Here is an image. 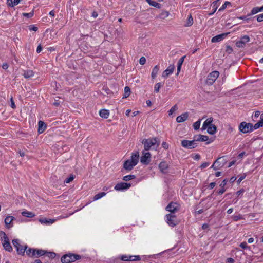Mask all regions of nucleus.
Returning <instances> with one entry per match:
<instances>
[{"instance_id":"obj_1","label":"nucleus","mask_w":263,"mask_h":263,"mask_svg":"<svg viewBox=\"0 0 263 263\" xmlns=\"http://www.w3.org/2000/svg\"><path fill=\"white\" fill-rule=\"evenodd\" d=\"M142 143L144 145L145 151H148L149 149L156 150L160 145V141L156 137L144 139L142 141Z\"/></svg>"},{"instance_id":"obj_2","label":"nucleus","mask_w":263,"mask_h":263,"mask_svg":"<svg viewBox=\"0 0 263 263\" xmlns=\"http://www.w3.org/2000/svg\"><path fill=\"white\" fill-rule=\"evenodd\" d=\"M81 258V256L79 255L69 253L63 255L61 261L62 263H71Z\"/></svg>"},{"instance_id":"obj_3","label":"nucleus","mask_w":263,"mask_h":263,"mask_svg":"<svg viewBox=\"0 0 263 263\" xmlns=\"http://www.w3.org/2000/svg\"><path fill=\"white\" fill-rule=\"evenodd\" d=\"M239 129L241 133L246 134L251 132L255 129L252 123L242 122L239 124Z\"/></svg>"},{"instance_id":"obj_4","label":"nucleus","mask_w":263,"mask_h":263,"mask_svg":"<svg viewBox=\"0 0 263 263\" xmlns=\"http://www.w3.org/2000/svg\"><path fill=\"white\" fill-rule=\"evenodd\" d=\"M165 222L170 227H174L178 224L176 216L174 214H168L165 216Z\"/></svg>"},{"instance_id":"obj_5","label":"nucleus","mask_w":263,"mask_h":263,"mask_svg":"<svg viewBox=\"0 0 263 263\" xmlns=\"http://www.w3.org/2000/svg\"><path fill=\"white\" fill-rule=\"evenodd\" d=\"M12 243L14 247L16 249L17 252L20 255H23L27 249V246L24 247L22 246L20 243V240L17 239H14L12 240Z\"/></svg>"},{"instance_id":"obj_6","label":"nucleus","mask_w":263,"mask_h":263,"mask_svg":"<svg viewBox=\"0 0 263 263\" xmlns=\"http://www.w3.org/2000/svg\"><path fill=\"white\" fill-rule=\"evenodd\" d=\"M219 75L218 71H214L211 72L208 76L206 83L209 85H212Z\"/></svg>"},{"instance_id":"obj_7","label":"nucleus","mask_w":263,"mask_h":263,"mask_svg":"<svg viewBox=\"0 0 263 263\" xmlns=\"http://www.w3.org/2000/svg\"><path fill=\"white\" fill-rule=\"evenodd\" d=\"M181 144L182 147L189 149L194 148L197 146V144L194 139L191 141L183 140L181 141Z\"/></svg>"},{"instance_id":"obj_8","label":"nucleus","mask_w":263,"mask_h":263,"mask_svg":"<svg viewBox=\"0 0 263 263\" xmlns=\"http://www.w3.org/2000/svg\"><path fill=\"white\" fill-rule=\"evenodd\" d=\"M180 209L179 205L176 202H172L170 203L165 208L166 211L174 214L176 211H178Z\"/></svg>"},{"instance_id":"obj_9","label":"nucleus","mask_w":263,"mask_h":263,"mask_svg":"<svg viewBox=\"0 0 263 263\" xmlns=\"http://www.w3.org/2000/svg\"><path fill=\"white\" fill-rule=\"evenodd\" d=\"M250 41V37L249 36L245 35L242 36L240 40H237L236 42V45L238 48H243L246 44Z\"/></svg>"},{"instance_id":"obj_10","label":"nucleus","mask_w":263,"mask_h":263,"mask_svg":"<svg viewBox=\"0 0 263 263\" xmlns=\"http://www.w3.org/2000/svg\"><path fill=\"white\" fill-rule=\"evenodd\" d=\"M120 259L122 261H137L141 259L139 255H122L120 257Z\"/></svg>"},{"instance_id":"obj_11","label":"nucleus","mask_w":263,"mask_h":263,"mask_svg":"<svg viewBox=\"0 0 263 263\" xmlns=\"http://www.w3.org/2000/svg\"><path fill=\"white\" fill-rule=\"evenodd\" d=\"M143 155L141 157L140 162L143 164H148L150 161L151 154L149 152H142Z\"/></svg>"},{"instance_id":"obj_12","label":"nucleus","mask_w":263,"mask_h":263,"mask_svg":"<svg viewBox=\"0 0 263 263\" xmlns=\"http://www.w3.org/2000/svg\"><path fill=\"white\" fill-rule=\"evenodd\" d=\"M131 186L130 183L125 182H121L116 184L115 186V190L116 191H123L129 189Z\"/></svg>"},{"instance_id":"obj_13","label":"nucleus","mask_w":263,"mask_h":263,"mask_svg":"<svg viewBox=\"0 0 263 263\" xmlns=\"http://www.w3.org/2000/svg\"><path fill=\"white\" fill-rule=\"evenodd\" d=\"M46 251L34 249L32 252V257H39L46 254Z\"/></svg>"},{"instance_id":"obj_14","label":"nucleus","mask_w":263,"mask_h":263,"mask_svg":"<svg viewBox=\"0 0 263 263\" xmlns=\"http://www.w3.org/2000/svg\"><path fill=\"white\" fill-rule=\"evenodd\" d=\"M174 65H170L167 68L164 70L162 73V77L167 78L170 74H172L174 71Z\"/></svg>"},{"instance_id":"obj_15","label":"nucleus","mask_w":263,"mask_h":263,"mask_svg":"<svg viewBox=\"0 0 263 263\" xmlns=\"http://www.w3.org/2000/svg\"><path fill=\"white\" fill-rule=\"evenodd\" d=\"M15 219L13 216H8L5 219V223L7 228H10L13 226L12 221Z\"/></svg>"},{"instance_id":"obj_16","label":"nucleus","mask_w":263,"mask_h":263,"mask_svg":"<svg viewBox=\"0 0 263 263\" xmlns=\"http://www.w3.org/2000/svg\"><path fill=\"white\" fill-rule=\"evenodd\" d=\"M46 124L42 121H39L38 122V132L40 134L43 133L46 129Z\"/></svg>"},{"instance_id":"obj_17","label":"nucleus","mask_w":263,"mask_h":263,"mask_svg":"<svg viewBox=\"0 0 263 263\" xmlns=\"http://www.w3.org/2000/svg\"><path fill=\"white\" fill-rule=\"evenodd\" d=\"M189 117V113L185 112L176 118V121L178 123H181L185 121Z\"/></svg>"},{"instance_id":"obj_18","label":"nucleus","mask_w":263,"mask_h":263,"mask_svg":"<svg viewBox=\"0 0 263 263\" xmlns=\"http://www.w3.org/2000/svg\"><path fill=\"white\" fill-rule=\"evenodd\" d=\"M227 34H219L213 37L211 41L212 43H216V42H220V41H222V40H223V39L226 36V35Z\"/></svg>"},{"instance_id":"obj_19","label":"nucleus","mask_w":263,"mask_h":263,"mask_svg":"<svg viewBox=\"0 0 263 263\" xmlns=\"http://www.w3.org/2000/svg\"><path fill=\"white\" fill-rule=\"evenodd\" d=\"M139 158V153L136 152L132 155L131 158L129 160L131 161L132 163H133L134 164L136 165L138 162Z\"/></svg>"},{"instance_id":"obj_20","label":"nucleus","mask_w":263,"mask_h":263,"mask_svg":"<svg viewBox=\"0 0 263 263\" xmlns=\"http://www.w3.org/2000/svg\"><path fill=\"white\" fill-rule=\"evenodd\" d=\"M218 2L219 0L214 1L212 3V4L211 5L212 11L209 14V15H213L216 11V10L218 8Z\"/></svg>"},{"instance_id":"obj_21","label":"nucleus","mask_w":263,"mask_h":263,"mask_svg":"<svg viewBox=\"0 0 263 263\" xmlns=\"http://www.w3.org/2000/svg\"><path fill=\"white\" fill-rule=\"evenodd\" d=\"M168 165V164L164 161L161 162L159 165V167L161 172L165 173L167 172Z\"/></svg>"},{"instance_id":"obj_22","label":"nucleus","mask_w":263,"mask_h":263,"mask_svg":"<svg viewBox=\"0 0 263 263\" xmlns=\"http://www.w3.org/2000/svg\"><path fill=\"white\" fill-rule=\"evenodd\" d=\"M136 165L132 163L130 160H126L124 163V168L126 170H132Z\"/></svg>"},{"instance_id":"obj_23","label":"nucleus","mask_w":263,"mask_h":263,"mask_svg":"<svg viewBox=\"0 0 263 263\" xmlns=\"http://www.w3.org/2000/svg\"><path fill=\"white\" fill-rule=\"evenodd\" d=\"M213 122V118H209L207 119L203 123L202 127V130H205L208 127L212 125Z\"/></svg>"},{"instance_id":"obj_24","label":"nucleus","mask_w":263,"mask_h":263,"mask_svg":"<svg viewBox=\"0 0 263 263\" xmlns=\"http://www.w3.org/2000/svg\"><path fill=\"white\" fill-rule=\"evenodd\" d=\"M209 139V137L207 136L199 135L198 136L194 137V140L196 141H206Z\"/></svg>"},{"instance_id":"obj_25","label":"nucleus","mask_w":263,"mask_h":263,"mask_svg":"<svg viewBox=\"0 0 263 263\" xmlns=\"http://www.w3.org/2000/svg\"><path fill=\"white\" fill-rule=\"evenodd\" d=\"M0 237L3 241L2 243H6L9 242V239L6 234L3 231H0Z\"/></svg>"},{"instance_id":"obj_26","label":"nucleus","mask_w":263,"mask_h":263,"mask_svg":"<svg viewBox=\"0 0 263 263\" xmlns=\"http://www.w3.org/2000/svg\"><path fill=\"white\" fill-rule=\"evenodd\" d=\"M100 116L104 119H107L109 117V112L108 110L106 109H101L99 111Z\"/></svg>"},{"instance_id":"obj_27","label":"nucleus","mask_w":263,"mask_h":263,"mask_svg":"<svg viewBox=\"0 0 263 263\" xmlns=\"http://www.w3.org/2000/svg\"><path fill=\"white\" fill-rule=\"evenodd\" d=\"M159 70V65H156L153 69L151 76L152 79H155L157 77V75L158 74V72Z\"/></svg>"},{"instance_id":"obj_28","label":"nucleus","mask_w":263,"mask_h":263,"mask_svg":"<svg viewBox=\"0 0 263 263\" xmlns=\"http://www.w3.org/2000/svg\"><path fill=\"white\" fill-rule=\"evenodd\" d=\"M206 128H207L208 133L211 135L214 134L216 132V127L213 124L211 125L210 126Z\"/></svg>"},{"instance_id":"obj_29","label":"nucleus","mask_w":263,"mask_h":263,"mask_svg":"<svg viewBox=\"0 0 263 263\" xmlns=\"http://www.w3.org/2000/svg\"><path fill=\"white\" fill-rule=\"evenodd\" d=\"M22 215L24 217L28 218H32L35 216V214L27 210L23 211L22 212Z\"/></svg>"},{"instance_id":"obj_30","label":"nucleus","mask_w":263,"mask_h":263,"mask_svg":"<svg viewBox=\"0 0 263 263\" xmlns=\"http://www.w3.org/2000/svg\"><path fill=\"white\" fill-rule=\"evenodd\" d=\"M260 119L261 120L259 121L254 124V129H257L259 127L263 126V114L261 115Z\"/></svg>"},{"instance_id":"obj_31","label":"nucleus","mask_w":263,"mask_h":263,"mask_svg":"<svg viewBox=\"0 0 263 263\" xmlns=\"http://www.w3.org/2000/svg\"><path fill=\"white\" fill-rule=\"evenodd\" d=\"M2 245L5 250L10 252L12 251V247L11 246L10 241L6 243H2Z\"/></svg>"},{"instance_id":"obj_32","label":"nucleus","mask_w":263,"mask_h":263,"mask_svg":"<svg viewBox=\"0 0 263 263\" xmlns=\"http://www.w3.org/2000/svg\"><path fill=\"white\" fill-rule=\"evenodd\" d=\"M23 76L26 79L30 78L34 76V72L32 70H27L24 72Z\"/></svg>"},{"instance_id":"obj_33","label":"nucleus","mask_w":263,"mask_h":263,"mask_svg":"<svg viewBox=\"0 0 263 263\" xmlns=\"http://www.w3.org/2000/svg\"><path fill=\"white\" fill-rule=\"evenodd\" d=\"M222 157L218 158L214 163V164L211 166V168H213L214 170H216L219 168V166L220 164L217 165L218 162H220V160L222 159Z\"/></svg>"},{"instance_id":"obj_34","label":"nucleus","mask_w":263,"mask_h":263,"mask_svg":"<svg viewBox=\"0 0 263 263\" xmlns=\"http://www.w3.org/2000/svg\"><path fill=\"white\" fill-rule=\"evenodd\" d=\"M169 15V12L167 11H162L158 17L160 19H165Z\"/></svg>"},{"instance_id":"obj_35","label":"nucleus","mask_w":263,"mask_h":263,"mask_svg":"<svg viewBox=\"0 0 263 263\" xmlns=\"http://www.w3.org/2000/svg\"><path fill=\"white\" fill-rule=\"evenodd\" d=\"M193 24V18L191 15L188 17L187 20L185 24L186 26H191Z\"/></svg>"},{"instance_id":"obj_36","label":"nucleus","mask_w":263,"mask_h":263,"mask_svg":"<svg viewBox=\"0 0 263 263\" xmlns=\"http://www.w3.org/2000/svg\"><path fill=\"white\" fill-rule=\"evenodd\" d=\"M228 6H231V3L230 2L226 1L222 6L219 9L218 11H222L224 10Z\"/></svg>"},{"instance_id":"obj_37","label":"nucleus","mask_w":263,"mask_h":263,"mask_svg":"<svg viewBox=\"0 0 263 263\" xmlns=\"http://www.w3.org/2000/svg\"><path fill=\"white\" fill-rule=\"evenodd\" d=\"M74 178V175L72 174H70L68 178L65 179V180L64 181V183L66 184L69 183L70 182L73 180Z\"/></svg>"},{"instance_id":"obj_38","label":"nucleus","mask_w":263,"mask_h":263,"mask_svg":"<svg viewBox=\"0 0 263 263\" xmlns=\"http://www.w3.org/2000/svg\"><path fill=\"white\" fill-rule=\"evenodd\" d=\"M105 195H106V193L105 192H101V193H98L94 196L93 200H97L100 199L101 198L103 197V196H104Z\"/></svg>"},{"instance_id":"obj_39","label":"nucleus","mask_w":263,"mask_h":263,"mask_svg":"<svg viewBox=\"0 0 263 263\" xmlns=\"http://www.w3.org/2000/svg\"><path fill=\"white\" fill-rule=\"evenodd\" d=\"M45 255V256L48 257L49 258L53 259L55 257L56 254L54 252L46 251V254Z\"/></svg>"},{"instance_id":"obj_40","label":"nucleus","mask_w":263,"mask_h":263,"mask_svg":"<svg viewBox=\"0 0 263 263\" xmlns=\"http://www.w3.org/2000/svg\"><path fill=\"white\" fill-rule=\"evenodd\" d=\"M130 93V89L129 87L126 86L124 88V95L123 96V98H127L128 97Z\"/></svg>"},{"instance_id":"obj_41","label":"nucleus","mask_w":263,"mask_h":263,"mask_svg":"<svg viewBox=\"0 0 263 263\" xmlns=\"http://www.w3.org/2000/svg\"><path fill=\"white\" fill-rule=\"evenodd\" d=\"M28 30L30 32H36L38 30V28L34 25H30L28 26Z\"/></svg>"},{"instance_id":"obj_42","label":"nucleus","mask_w":263,"mask_h":263,"mask_svg":"<svg viewBox=\"0 0 263 263\" xmlns=\"http://www.w3.org/2000/svg\"><path fill=\"white\" fill-rule=\"evenodd\" d=\"M134 178H135V175H126V176H124L123 179L124 181H129L132 179H133Z\"/></svg>"},{"instance_id":"obj_43","label":"nucleus","mask_w":263,"mask_h":263,"mask_svg":"<svg viewBox=\"0 0 263 263\" xmlns=\"http://www.w3.org/2000/svg\"><path fill=\"white\" fill-rule=\"evenodd\" d=\"M259 12H260L259 7H254L252 9L250 14L254 15V14L257 13Z\"/></svg>"},{"instance_id":"obj_44","label":"nucleus","mask_w":263,"mask_h":263,"mask_svg":"<svg viewBox=\"0 0 263 263\" xmlns=\"http://www.w3.org/2000/svg\"><path fill=\"white\" fill-rule=\"evenodd\" d=\"M149 5L151 6H154L156 8H160V6H161V4L155 2V1H151V3L149 4Z\"/></svg>"},{"instance_id":"obj_45","label":"nucleus","mask_w":263,"mask_h":263,"mask_svg":"<svg viewBox=\"0 0 263 263\" xmlns=\"http://www.w3.org/2000/svg\"><path fill=\"white\" fill-rule=\"evenodd\" d=\"M162 86V85L160 83H157L156 84L154 87L155 91L158 92L159 91L160 88Z\"/></svg>"},{"instance_id":"obj_46","label":"nucleus","mask_w":263,"mask_h":263,"mask_svg":"<svg viewBox=\"0 0 263 263\" xmlns=\"http://www.w3.org/2000/svg\"><path fill=\"white\" fill-rule=\"evenodd\" d=\"M200 126V120H198V121H196L193 124L194 128L195 130H198Z\"/></svg>"},{"instance_id":"obj_47","label":"nucleus","mask_w":263,"mask_h":263,"mask_svg":"<svg viewBox=\"0 0 263 263\" xmlns=\"http://www.w3.org/2000/svg\"><path fill=\"white\" fill-rule=\"evenodd\" d=\"M178 107L176 105H174L169 110V115L173 114L177 109Z\"/></svg>"},{"instance_id":"obj_48","label":"nucleus","mask_w":263,"mask_h":263,"mask_svg":"<svg viewBox=\"0 0 263 263\" xmlns=\"http://www.w3.org/2000/svg\"><path fill=\"white\" fill-rule=\"evenodd\" d=\"M7 4L8 5V6L11 7H13L14 6L16 5V4H14V0H7Z\"/></svg>"},{"instance_id":"obj_49","label":"nucleus","mask_w":263,"mask_h":263,"mask_svg":"<svg viewBox=\"0 0 263 263\" xmlns=\"http://www.w3.org/2000/svg\"><path fill=\"white\" fill-rule=\"evenodd\" d=\"M239 246L243 249H247L250 248V247L247 245V242L245 241L241 243L239 245Z\"/></svg>"},{"instance_id":"obj_50","label":"nucleus","mask_w":263,"mask_h":263,"mask_svg":"<svg viewBox=\"0 0 263 263\" xmlns=\"http://www.w3.org/2000/svg\"><path fill=\"white\" fill-rule=\"evenodd\" d=\"M34 249L29 248L27 250V249H26L25 251H26L27 255L30 257H32V252Z\"/></svg>"},{"instance_id":"obj_51","label":"nucleus","mask_w":263,"mask_h":263,"mask_svg":"<svg viewBox=\"0 0 263 263\" xmlns=\"http://www.w3.org/2000/svg\"><path fill=\"white\" fill-rule=\"evenodd\" d=\"M23 14L24 16L27 17L28 18H30L33 16L34 13L33 11H32L30 13H24Z\"/></svg>"},{"instance_id":"obj_52","label":"nucleus","mask_w":263,"mask_h":263,"mask_svg":"<svg viewBox=\"0 0 263 263\" xmlns=\"http://www.w3.org/2000/svg\"><path fill=\"white\" fill-rule=\"evenodd\" d=\"M255 17L259 22L263 21V13L256 15Z\"/></svg>"},{"instance_id":"obj_53","label":"nucleus","mask_w":263,"mask_h":263,"mask_svg":"<svg viewBox=\"0 0 263 263\" xmlns=\"http://www.w3.org/2000/svg\"><path fill=\"white\" fill-rule=\"evenodd\" d=\"M185 58V56H183L178 61V63H177V65H181L182 66L183 63V61L184 60V59Z\"/></svg>"},{"instance_id":"obj_54","label":"nucleus","mask_w":263,"mask_h":263,"mask_svg":"<svg viewBox=\"0 0 263 263\" xmlns=\"http://www.w3.org/2000/svg\"><path fill=\"white\" fill-rule=\"evenodd\" d=\"M10 102H11V107L12 108L15 109L16 108V106L15 105L14 101L13 100V99L12 97H11L10 98Z\"/></svg>"},{"instance_id":"obj_55","label":"nucleus","mask_w":263,"mask_h":263,"mask_svg":"<svg viewBox=\"0 0 263 263\" xmlns=\"http://www.w3.org/2000/svg\"><path fill=\"white\" fill-rule=\"evenodd\" d=\"M145 62H146V59L144 57H142L140 59L139 63L141 65H144L145 63Z\"/></svg>"},{"instance_id":"obj_56","label":"nucleus","mask_w":263,"mask_h":263,"mask_svg":"<svg viewBox=\"0 0 263 263\" xmlns=\"http://www.w3.org/2000/svg\"><path fill=\"white\" fill-rule=\"evenodd\" d=\"M228 182V180L225 179H224L222 182L221 183V184H220V186L221 187V188H224V186L225 185L227 184V183Z\"/></svg>"},{"instance_id":"obj_57","label":"nucleus","mask_w":263,"mask_h":263,"mask_svg":"<svg viewBox=\"0 0 263 263\" xmlns=\"http://www.w3.org/2000/svg\"><path fill=\"white\" fill-rule=\"evenodd\" d=\"M209 164L210 163L209 162H204L200 165V168L201 169H204L208 167L209 165Z\"/></svg>"},{"instance_id":"obj_58","label":"nucleus","mask_w":263,"mask_h":263,"mask_svg":"<svg viewBox=\"0 0 263 263\" xmlns=\"http://www.w3.org/2000/svg\"><path fill=\"white\" fill-rule=\"evenodd\" d=\"M162 146L165 149H167L168 148L169 145L168 143H167L166 142H163L162 143Z\"/></svg>"},{"instance_id":"obj_59","label":"nucleus","mask_w":263,"mask_h":263,"mask_svg":"<svg viewBox=\"0 0 263 263\" xmlns=\"http://www.w3.org/2000/svg\"><path fill=\"white\" fill-rule=\"evenodd\" d=\"M242 218V217L240 215H239L238 216H235L234 217V220L235 221H238V220H240Z\"/></svg>"},{"instance_id":"obj_60","label":"nucleus","mask_w":263,"mask_h":263,"mask_svg":"<svg viewBox=\"0 0 263 263\" xmlns=\"http://www.w3.org/2000/svg\"><path fill=\"white\" fill-rule=\"evenodd\" d=\"M9 67V65L7 63H3V65H2V68L4 69H7Z\"/></svg>"},{"instance_id":"obj_61","label":"nucleus","mask_w":263,"mask_h":263,"mask_svg":"<svg viewBox=\"0 0 263 263\" xmlns=\"http://www.w3.org/2000/svg\"><path fill=\"white\" fill-rule=\"evenodd\" d=\"M215 182H211L209 184V187L210 189H213L215 186Z\"/></svg>"},{"instance_id":"obj_62","label":"nucleus","mask_w":263,"mask_h":263,"mask_svg":"<svg viewBox=\"0 0 263 263\" xmlns=\"http://www.w3.org/2000/svg\"><path fill=\"white\" fill-rule=\"evenodd\" d=\"M42 50V47L41 46V45L40 44L38 45L37 47V49H36V52L37 53H40Z\"/></svg>"},{"instance_id":"obj_63","label":"nucleus","mask_w":263,"mask_h":263,"mask_svg":"<svg viewBox=\"0 0 263 263\" xmlns=\"http://www.w3.org/2000/svg\"><path fill=\"white\" fill-rule=\"evenodd\" d=\"M246 177V175H243L240 177V178L238 180V183H240L242 180H243Z\"/></svg>"},{"instance_id":"obj_64","label":"nucleus","mask_w":263,"mask_h":263,"mask_svg":"<svg viewBox=\"0 0 263 263\" xmlns=\"http://www.w3.org/2000/svg\"><path fill=\"white\" fill-rule=\"evenodd\" d=\"M226 191L225 188H221L220 190H219L218 192V194H222L224 192Z\"/></svg>"}]
</instances>
